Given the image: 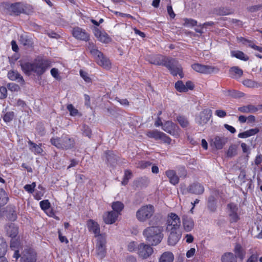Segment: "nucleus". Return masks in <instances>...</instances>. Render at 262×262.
<instances>
[{
    "instance_id": "43",
    "label": "nucleus",
    "mask_w": 262,
    "mask_h": 262,
    "mask_svg": "<svg viewBox=\"0 0 262 262\" xmlns=\"http://www.w3.org/2000/svg\"><path fill=\"white\" fill-rule=\"evenodd\" d=\"M161 134V132L158 131L157 130H154L147 132L146 135L149 138H154L155 140H159Z\"/></svg>"
},
{
    "instance_id": "25",
    "label": "nucleus",
    "mask_w": 262,
    "mask_h": 262,
    "mask_svg": "<svg viewBox=\"0 0 262 262\" xmlns=\"http://www.w3.org/2000/svg\"><path fill=\"white\" fill-rule=\"evenodd\" d=\"M183 224L184 229L186 231H191L194 227V222L193 220L187 216L183 217Z\"/></svg>"
},
{
    "instance_id": "32",
    "label": "nucleus",
    "mask_w": 262,
    "mask_h": 262,
    "mask_svg": "<svg viewBox=\"0 0 262 262\" xmlns=\"http://www.w3.org/2000/svg\"><path fill=\"white\" fill-rule=\"evenodd\" d=\"M173 255L170 252L163 253L159 259V262H172L173 260Z\"/></svg>"
},
{
    "instance_id": "55",
    "label": "nucleus",
    "mask_w": 262,
    "mask_h": 262,
    "mask_svg": "<svg viewBox=\"0 0 262 262\" xmlns=\"http://www.w3.org/2000/svg\"><path fill=\"white\" fill-rule=\"evenodd\" d=\"M13 117V112H8L4 115L3 119L5 122H8L12 120Z\"/></svg>"
},
{
    "instance_id": "22",
    "label": "nucleus",
    "mask_w": 262,
    "mask_h": 262,
    "mask_svg": "<svg viewBox=\"0 0 262 262\" xmlns=\"http://www.w3.org/2000/svg\"><path fill=\"white\" fill-rule=\"evenodd\" d=\"M19 41L23 46L27 48H31L33 47V42L31 38H29L28 35L23 33L19 36Z\"/></svg>"
},
{
    "instance_id": "34",
    "label": "nucleus",
    "mask_w": 262,
    "mask_h": 262,
    "mask_svg": "<svg viewBox=\"0 0 262 262\" xmlns=\"http://www.w3.org/2000/svg\"><path fill=\"white\" fill-rule=\"evenodd\" d=\"M8 248V245L3 238L0 237V258H5Z\"/></svg>"
},
{
    "instance_id": "19",
    "label": "nucleus",
    "mask_w": 262,
    "mask_h": 262,
    "mask_svg": "<svg viewBox=\"0 0 262 262\" xmlns=\"http://www.w3.org/2000/svg\"><path fill=\"white\" fill-rule=\"evenodd\" d=\"M178 128L177 125L170 121H167L163 125L162 129L167 133L174 135L176 134L175 130Z\"/></svg>"
},
{
    "instance_id": "23",
    "label": "nucleus",
    "mask_w": 262,
    "mask_h": 262,
    "mask_svg": "<svg viewBox=\"0 0 262 262\" xmlns=\"http://www.w3.org/2000/svg\"><path fill=\"white\" fill-rule=\"evenodd\" d=\"M7 234L12 238L15 237L18 234V228L13 223H10L5 227Z\"/></svg>"
},
{
    "instance_id": "24",
    "label": "nucleus",
    "mask_w": 262,
    "mask_h": 262,
    "mask_svg": "<svg viewBox=\"0 0 262 262\" xmlns=\"http://www.w3.org/2000/svg\"><path fill=\"white\" fill-rule=\"evenodd\" d=\"M9 9L11 12L16 15L24 12V6L21 3L12 4Z\"/></svg>"
},
{
    "instance_id": "40",
    "label": "nucleus",
    "mask_w": 262,
    "mask_h": 262,
    "mask_svg": "<svg viewBox=\"0 0 262 262\" xmlns=\"http://www.w3.org/2000/svg\"><path fill=\"white\" fill-rule=\"evenodd\" d=\"M237 147L236 145H231L227 151V156L231 158L236 156L237 154Z\"/></svg>"
},
{
    "instance_id": "12",
    "label": "nucleus",
    "mask_w": 262,
    "mask_h": 262,
    "mask_svg": "<svg viewBox=\"0 0 262 262\" xmlns=\"http://www.w3.org/2000/svg\"><path fill=\"white\" fill-rule=\"evenodd\" d=\"M187 192L196 195L201 194L204 192V186L199 183H193L188 186Z\"/></svg>"
},
{
    "instance_id": "16",
    "label": "nucleus",
    "mask_w": 262,
    "mask_h": 262,
    "mask_svg": "<svg viewBox=\"0 0 262 262\" xmlns=\"http://www.w3.org/2000/svg\"><path fill=\"white\" fill-rule=\"evenodd\" d=\"M118 217V213L113 211H111L105 213L103 218L104 222L107 224H112L114 223Z\"/></svg>"
},
{
    "instance_id": "63",
    "label": "nucleus",
    "mask_w": 262,
    "mask_h": 262,
    "mask_svg": "<svg viewBox=\"0 0 262 262\" xmlns=\"http://www.w3.org/2000/svg\"><path fill=\"white\" fill-rule=\"evenodd\" d=\"M178 174L180 177L185 178L187 175V172L185 168L183 167H181L178 169Z\"/></svg>"
},
{
    "instance_id": "3",
    "label": "nucleus",
    "mask_w": 262,
    "mask_h": 262,
    "mask_svg": "<svg viewBox=\"0 0 262 262\" xmlns=\"http://www.w3.org/2000/svg\"><path fill=\"white\" fill-rule=\"evenodd\" d=\"M162 232L161 226H150L144 229L143 234L149 244L156 246L161 242L163 237Z\"/></svg>"
},
{
    "instance_id": "60",
    "label": "nucleus",
    "mask_w": 262,
    "mask_h": 262,
    "mask_svg": "<svg viewBox=\"0 0 262 262\" xmlns=\"http://www.w3.org/2000/svg\"><path fill=\"white\" fill-rule=\"evenodd\" d=\"M9 208L10 209L9 213H11V216H9L8 217L11 220H15L16 218V213L15 212L14 207L13 206H10L9 207Z\"/></svg>"
},
{
    "instance_id": "59",
    "label": "nucleus",
    "mask_w": 262,
    "mask_h": 262,
    "mask_svg": "<svg viewBox=\"0 0 262 262\" xmlns=\"http://www.w3.org/2000/svg\"><path fill=\"white\" fill-rule=\"evenodd\" d=\"M80 74L81 77H82L86 82H90L91 81V79L89 77L86 72L81 70L80 71Z\"/></svg>"
},
{
    "instance_id": "39",
    "label": "nucleus",
    "mask_w": 262,
    "mask_h": 262,
    "mask_svg": "<svg viewBox=\"0 0 262 262\" xmlns=\"http://www.w3.org/2000/svg\"><path fill=\"white\" fill-rule=\"evenodd\" d=\"M231 55L232 56L244 61H247L249 59L247 56L245 55L243 52L239 51H232Z\"/></svg>"
},
{
    "instance_id": "41",
    "label": "nucleus",
    "mask_w": 262,
    "mask_h": 262,
    "mask_svg": "<svg viewBox=\"0 0 262 262\" xmlns=\"http://www.w3.org/2000/svg\"><path fill=\"white\" fill-rule=\"evenodd\" d=\"M114 212L118 213V214L124 208V205L120 202H114L112 205Z\"/></svg>"
},
{
    "instance_id": "7",
    "label": "nucleus",
    "mask_w": 262,
    "mask_h": 262,
    "mask_svg": "<svg viewBox=\"0 0 262 262\" xmlns=\"http://www.w3.org/2000/svg\"><path fill=\"white\" fill-rule=\"evenodd\" d=\"M96 244V255L100 259H102L106 254V238L104 235L98 236Z\"/></svg>"
},
{
    "instance_id": "1",
    "label": "nucleus",
    "mask_w": 262,
    "mask_h": 262,
    "mask_svg": "<svg viewBox=\"0 0 262 262\" xmlns=\"http://www.w3.org/2000/svg\"><path fill=\"white\" fill-rule=\"evenodd\" d=\"M147 60L151 64L156 65H163L166 67L170 72V73L174 76L178 74L181 78L184 77L183 70L179 62L173 58L164 57L158 55L149 57Z\"/></svg>"
},
{
    "instance_id": "44",
    "label": "nucleus",
    "mask_w": 262,
    "mask_h": 262,
    "mask_svg": "<svg viewBox=\"0 0 262 262\" xmlns=\"http://www.w3.org/2000/svg\"><path fill=\"white\" fill-rule=\"evenodd\" d=\"M176 89L179 92H186L187 89L182 81L179 80L176 82L174 85Z\"/></svg>"
},
{
    "instance_id": "30",
    "label": "nucleus",
    "mask_w": 262,
    "mask_h": 262,
    "mask_svg": "<svg viewBox=\"0 0 262 262\" xmlns=\"http://www.w3.org/2000/svg\"><path fill=\"white\" fill-rule=\"evenodd\" d=\"M19 246V242L17 239L12 238L11 240L10 247L15 250V252L13 257L15 258L16 260L20 257V255L19 253L18 250H15V248H17Z\"/></svg>"
},
{
    "instance_id": "21",
    "label": "nucleus",
    "mask_w": 262,
    "mask_h": 262,
    "mask_svg": "<svg viewBox=\"0 0 262 262\" xmlns=\"http://www.w3.org/2000/svg\"><path fill=\"white\" fill-rule=\"evenodd\" d=\"M165 174L169 179V182L172 185H177L179 182V178L177 175L175 171L173 170H168L165 172Z\"/></svg>"
},
{
    "instance_id": "20",
    "label": "nucleus",
    "mask_w": 262,
    "mask_h": 262,
    "mask_svg": "<svg viewBox=\"0 0 262 262\" xmlns=\"http://www.w3.org/2000/svg\"><path fill=\"white\" fill-rule=\"evenodd\" d=\"M88 229L90 232H93L98 238L100 234V228L98 224L93 220H89L88 222Z\"/></svg>"
},
{
    "instance_id": "53",
    "label": "nucleus",
    "mask_w": 262,
    "mask_h": 262,
    "mask_svg": "<svg viewBox=\"0 0 262 262\" xmlns=\"http://www.w3.org/2000/svg\"><path fill=\"white\" fill-rule=\"evenodd\" d=\"M28 143L29 145L32 146V148H34V151L37 154H40L42 151V148L36 144L32 142L31 141H29L28 142Z\"/></svg>"
},
{
    "instance_id": "52",
    "label": "nucleus",
    "mask_w": 262,
    "mask_h": 262,
    "mask_svg": "<svg viewBox=\"0 0 262 262\" xmlns=\"http://www.w3.org/2000/svg\"><path fill=\"white\" fill-rule=\"evenodd\" d=\"M82 130L83 135L87 136L89 138H90L92 132L91 129L88 126L84 124L82 126Z\"/></svg>"
},
{
    "instance_id": "61",
    "label": "nucleus",
    "mask_w": 262,
    "mask_h": 262,
    "mask_svg": "<svg viewBox=\"0 0 262 262\" xmlns=\"http://www.w3.org/2000/svg\"><path fill=\"white\" fill-rule=\"evenodd\" d=\"M137 248V245L135 242H131L127 245V250L130 252L134 251Z\"/></svg>"
},
{
    "instance_id": "45",
    "label": "nucleus",
    "mask_w": 262,
    "mask_h": 262,
    "mask_svg": "<svg viewBox=\"0 0 262 262\" xmlns=\"http://www.w3.org/2000/svg\"><path fill=\"white\" fill-rule=\"evenodd\" d=\"M8 196L6 192L3 190H0V205H4L8 201Z\"/></svg>"
},
{
    "instance_id": "9",
    "label": "nucleus",
    "mask_w": 262,
    "mask_h": 262,
    "mask_svg": "<svg viewBox=\"0 0 262 262\" xmlns=\"http://www.w3.org/2000/svg\"><path fill=\"white\" fill-rule=\"evenodd\" d=\"M153 249L149 245L141 243L137 247V254L142 259H146L153 253Z\"/></svg>"
},
{
    "instance_id": "42",
    "label": "nucleus",
    "mask_w": 262,
    "mask_h": 262,
    "mask_svg": "<svg viewBox=\"0 0 262 262\" xmlns=\"http://www.w3.org/2000/svg\"><path fill=\"white\" fill-rule=\"evenodd\" d=\"M178 122L179 123L181 126L183 128L186 127L189 125V121L187 119L183 116H179L177 117V119Z\"/></svg>"
},
{
    "instance_id": "58",
    "label": "nucleus",
    "mask_w": 262,
    "mask_h": 262,
    "mask_svg": "<svg viewBox=\"0 0 262 262\" xmlns=\"http://www.w3.org/2000/svg\"><path fill=\"white\" fill-rule=\"evenodd\" d=\"M151 163L148 161H141L138 163L137 166L138 168H140L141 169H144L149 166H150Z\"/></svg>"
},
{
    "instance_id": "48",
    "label": "nucleus",
    "mask_w": 262,
    "mask_h": 262,
    "mask_svg": "<svg viewBox=\"0 0 262 262\" xmlns=\"http://www.w3.org/2000/svg\"><path fill=\"white\" fill-rule=\"evenodd\" d=\"M67 109L72 116H76L78 114V111L71 104L68 105Z\"/></svg>"
},
{
    "instance_id": "56",
    "label": "nucleus",
    "mask_w": 262,
    "mask_h": 262,
    "mask_svg": "<svg viewBox=\"0 0 262 262\" xmlns=\"http://www.w3.org/2000/svg\"><path fill=\"white\" fill-rule=\"evenodd\" d=\"M40 206L42 209L46 210L50 207V203L48 200H43L40 202Z\"/></svg>"
},
{
    "instance_id": "62",
    "label": "nucleus",
    "mask_w": 262,
    "mask_h": 262,
    "mask_svg": "<svg viewBox=\"0 0 262 262\" xmlns=\"http://www.w3.org/2000/svg\"><path fill=\"white\" fill-rule=\"evenodd\" d=\"M7 88L5 87H1L0 88V98L4 99L7 96Z\"/></svg>"
},
{
    "instance_id": "18",
    "label": "nucleus",
    "mask_w": 262,
    "mask_h": 262,
    "mask_svg": "<svg viewBox=\"0 0 262 262\" xmlns=\"http://www.w3.org/2000/svg\"><path fill=\"white\" fill-rule=\"evenodd\" d=\"M96 60L97 63L103 68L106 69L111 68V63L110 60L103 54H102V56L97 57Z\"/></svg>"
},
{
    "instance_id": "37",
    "label": "nucleus",
    "mask_w": 262,
    "mask_h": 262,
    "mask_svg": "<svg viewBox=\"0 0 262 262\" xmlns=\"http://www.w3.org/2000/svg\"><path fill=\"white\" fill-rule=\"evenodd\" d=\"M208 208L212 212L216 210L215 199L213 195L210 196L208 198Z\"/></svg>"
},
{
    "instance_id": "2",
    "label": "nucleus",
    "mask_w": 262,
    "mask_h": 262,
    "mask_svg": "<svg viewBox=\"0 0 262 262\" xmlns=\"http://www.w3.org/2000/svg\"><path fill=\"white\" fill-rule=\"evenodd\" d=\"M20 65L22 70L28 75L32 72L41 75L51 66L49 61L43 59H36L33 63H22Z\"/></svg>"
},
{
    "instance_id": "4",
    "label": "nucleus",
    "mask_w": 262,
    "mask_h": 262,
    "mask_svg": "<svg viewBox=\"0 0 262 262\" xmlns=\"http://www.w3.org/2000/svg\"><path fill=\"white\" fill-rule=\"evenodd\" d=\"M51 143L58 148L70 149L74 147L75 142L72 138L63 135L61 137H54L50 139Z\"/></svg>"
},
{
    "instance_id": "13",
    "label": "nucleus",
    "mask_w": 262,
    "mask_h": 262,
    "mask_svg": "<svg viewBox=\"0 0 262 262\" xmlns=\"http://www.w3.org/2000/svg\"><path fill=\"white\" fill-rule=\"evenodd\" d=\"M73 35L77 39L86 41L89 39V34L84 30L79 27L73 29Z\"/></svg>"
},
{
    "instance_id": "8",
    "label": "nucleus",
    "mask_w": 262,
    "mask_h": 262,
    "mask_svg": "<svg viewBox=\"0 0 262 262\" xmlns=\"http://www.w3.org/2000/svg\"><path fill=\"white\" fill-rule=\"evenodd\" d=\"M181 224L180 219L174 213H171L167 221V230H179Z\"/></svg>"
},
{
    "instance_id": "64",
    "label": "nucleus",
    "mask_w": 262,
    "mask_h": 262,
    "mask_svg": "<svg viewBox=\"0 0 262 262\" xmlns=\"http://www.w3.org/2000/svg\"><path fill=\"white\" fill-rule=\"evenodd\" d=\"M215 114L219 117L223 118L225 117L227 114L226 112L222 110H217L215 112Z\"/></svg>"
},
{
    "instance_id": "49",
    "label": "nucleus",
    "mask_w": 262,
    "mask_h": 262,
    "mask_svg": "<svg viewBox=\"0 0 262 262\" xmlns=\"http://www.w3.org/2000/svg\"><path fill=\"white\" fill-rule=\"evenodd\" d=\"M90 52L93 56L95 57L96 59L97 57H99L100 56H102V54H103L93 46L90 48Z\"/></svg>"
},
{
    "instance_id": "57",
    "label": "nucleus",
    "mask_w": 262,
    "mask_h": 262,
    "mask_svg": "<svg viewBox=\"0 0 262 262\" xmlns=\"http://www.w3.org/2000/svg\"><path fill=\"white\" fill-rule=\"evenodd\" d=\"M35 186H36V184L35 182H33L31 185H29V184L26 185L24 186V189L26 191H28L29 192L32 193L34 191V189L35 187Z\"/></svg>"
},
{
    "instance_id": "6",
    "label": "nucleus",
    "mask_w": 262,
    "mask_h": 262,
    "mask_svg": "<svg viewBox=\"0 0 262 262\" xmlns=\"http://www.w3.org/2000/svg\"><path fill=\"white\" fill-rule=\"evenodd\" d=\"M192 68L196 72L204 74L217 73L220 69L217 67L194 63L191 66Z\"/></svg>"
},
{
    "instance_id": "15",
    "label": "nucleus",
    "mask_w": 262,
    "mask_h": 262,
    "mask_svg": "<svg viewBox=\"0 0 262 262\" xmlns=\"http://www.w3.org/2000/svg\"><path fill=\"white\" fill-rule=\"evenodd\" d=\"M228 139L224 137L216 136L211 140V144L214 145L216 149H222L225 144L227 142Z\"/></svg>"
},
{
    "instance_id": "33",
    "label": "nucleus",
    "mask_w": 262,
    "mask_h": 262,
    "mask_svg": "<svg viewBox=\"0 0 262 262\" xmlns=\"http://www.w3.org/2000/svg\"><path fill=\"white\" fill-rule=\"evenodd\" d=\"M107 162L111 165H114L117 161V157L114 154L113 151H108L105 152Z\"/></svg>"
},
{
    "instance_id": "50",
    "label": "nucleus",
    "mask_w": 262,
    "mask_h": 262,
    "mask_svg": "<svg viewBox=\"0 0 262 262\" xmlns=\"http://www.w3.org/2000/svg\"><path fill=\"white\" fill-rule=\"evenodd\" d=\"M7 88L12 92H17L20 90L19 85L14 83H8L7 84Z\"/></svg>"
},
{
    "instance_id": "17",
    "label": "nucleus",
    "mask_w": 262,
    "mask_h": 262,
    "mask_svg": "<svg viewBox=\"0 0 262 262\" xmlns=\"http://www.w3.org/2000/svg\"><path fill=\"white\" fill-rule=\"evenodd\" d=\"M94 33L95 36L102 42L107 43L111 41V38L108 37V35L105 32H102L97 28H95L94 29Z\"/></svg>"
},
{
    "instance_id": "10",
    "label": "nucleus",
    "mask_w": 262,
    "mask_h": 262,
    "mask_svg": "<svg viewBox=\"0 0 262 262\" xmlns=\"http://www.w3.org/2000/svg\"><path fill=\"white\" fill-rule=\"evenodd\" d=\"M211 115L212 111L211 110L205 109L202 111L199 116L196 117V122L199 125L203 126L209 121Z\"/></svg>"
},
{
    "instance_id": "26",
    "label": "nucleus",
    "mask_w": 262,
    "mask_h": 262,
    "mask_svg": "<svg viewBox=\"0 0 262 262\" xmlns=\"http://www.w3.org/2000/svg\"><path fill=\"white\" fill-rule=\"evenodd\" d=\"M229 74L232 78L238 79L243 74V71L238 67H233L229 70Z\"/></svg>"
},
{
    "instance_id": "27",
    "label": "nucleus",
    "mask_w": 262,
    "mask_h": 262,
    "mask_svg": "<svg viewBox=\"0 0 262 262\" xmlns=\"http://www.w3.org/2000/svg\"><path fill=\"white\" fill-rule=\"evenodd\" d=\"M8 76L9 78L12 80H17L18 82H20L22 84L24 83V80L23 77L16 71H11L9 72Z\"/></svg>"
},
{
    "instance_id": "11",
    "label": "nucleus",
    "mask_w": 262,
    "mask_h": 262,
    "mask_svg": "<svg viewBox=\"0 0 262 262\" xmlns=\"http://www.w3.org/2000/svg\"><path fill=\"white\" fill-rule=\"evenodd\" d=\"M36 253L31 249H26L22 253L21 262H36Z\"/></svg>"
},
{
    "instance_id": "14",
    "label": "nucleus",
    "mask_w": 262,
    "mask_h": 262,
    "mask_svg": "<svg viewBox=\"0 0 262 262\" xmlns=\"http://www.w3.org/2000/svg\"><path fill=\"white\" fill-rule=\"evenodd\" d=\"M169 232V235L168 238V244L170 246H174L179 241L181 234L179 230H167Z\"/></svg>"
},
{
    "instance_id": "28",
    "label": "nucleus",
    "mask_w": 262,
    "mask_h": 262,
    "mask_svg": "<svg viewBox=\"0 0 262 262\" xmlns=\"http://www.w3.org/2000/svg\"><path fill=\"white\" fill-rule=\"evenodd\" d=\"M238 110L243 113H254L258 110V108L253 105L249 104L239 107Z\"/></svg>"
},
{
    "instance_id": "5",
    "label": "nucleus",
    "mask_w": 262,
    "mask_h": 262,
    "mask_svg": "<svg viewBox=\"0 0 262 262\" xmlns=\"http://www.w3.org/2000/svg\"><path fill=\"white\" fill-rule=\"evenodd\" d=\"M155 211L153 205L150 204L144 205L137 211L136 216L139 221L145 222L152 216Z\"/></svg>"
},
{
    "instance_id": "51",
    "label": "nucleus",
    "mask_w": 262,
    "mask_h": 262,
    "mask_svg": "<svg viewBox=\"0 0 262 262\" xmlns=\"http://www.w3.org/2000/svg\"><path fill=\"white\" fill-rule=\"evenodd\" d=\"M184 26H188L190 27H193L197 24V21L192 19L184 18Z\"/></svg>"
},
{
    "instance_id": "29",
    "label": "nucleus",
    "mask_w": 262,
    "mask_h": 262,
    "mask_svg": "<svg viewBox=\"0 0 262 262\" xmlns=\"http://www.w3.org/2000/svg\"><path fill=\"white\" fill-rule=\"evenodd\" d=\"M259 132L258 128H255L249 129L243 133H241L238 135V137L240 138H246L251 136L254 135Z\"/></svg>"
},
{
    "instance_id": "47",
    "label": "nucleus",
    "mask_w": 262,
    "mask_h": 262,
    "mask_svg": "<svg viewBox=\"0 0 262 262\" xmlns=\"http://www.w3.org/2000/svg\"><path fill=\"white\" fill-rule=\"evenodd\" d=\"M229 95L235 98H241L244 96V93L235 90L228 91Z\"/></svg>"
},
{
    "instance_id": "36",
    "label": "nucleus",
    "mask_w": 262,
    "mask_h": 262,
    "mask_svg": "<svg viewBox=\"0 0 262 262\" xmlns=\"http://www.w3.org/2000/svg\"><path fill=\"white\" fill-rule=\"evenodd\" d=\"M243 84L245 86L251 88H258L262 86L261 83H258L256 81L248 79L243 80Z\"/></svg>"
},
{
    "instance_id": "31",
    "label": "nucleus",
    "mask_w": 262,
    "mask_h": 262,
    "mask_svg": "<svg viewBox=\"0 0 262 262\" xmlns=\"http://www.w3.org/2000/svg\"><path fill=\"white\" fill-rule=\"evenodd\" d=\"M222 262H237L236 256L231 252L224 253L221 258Z\"/></svg>"
},
{
    "instance_id": "46",
    "label": "nucleus",
    "mask_w": 262,
    "mask_h": 262,
    "mask_svg": "<svg viewBox=\"0 0 262 262\" xmlns=\"http://www.w3.org/2000/svg\"><path fill=\"white\" fill-rule=\"evenodd\" d=\"M132 177V172L130 170L126 169L124 171V176L123 180L121 182L123 185H126L128 180Z\"/></svg>"
},
{
    "instance_id": "38",
    "label": "nucleus",
    "mask_w": 262,
    "mask_h": 262,
    "mask_svg": "<svg viewBox=\"0 0 262 262\" xmlns=\"http://www.w3.org/2000/svg\"><path fill=\"white\" fill-rule=\"evenodd\" d=\"M214 13L219 15H226L232 13L229 9L224 7H220L214 10Z\"/></svg>"
},
{
    "instance_id": "54",
    "label": "nucleus",
    "mask_w": 262,
    "mask_h": 262,
    "mask_svg": "<svg viewBox=\"0 0 262 262\" xmlns=\"http://www.w3.org/2000/svg\"><path fill=\"white\" fill-rule=\"evenodd\" d=\"M159 140H161L163 142L169 144L171 142V139L165 134L161 132Z\"/></svg>"
},
{
    "instance_id": "35",
    "label": "nucleus",
    "mask_w": 262,
    "mask_h": 262,
    "mask_svg": "<svg viewBox=\"0 0 262 262\" xmlns=\"http://www.w3.org/2000/svg\"><path fill=\"white\" fill-rule=\"evenodd\" d=\"M234 252L236 254V256L241 259H243L245 255V252L242 248V247L240 244H236Z\"/></svg>"
}]
</instances>
